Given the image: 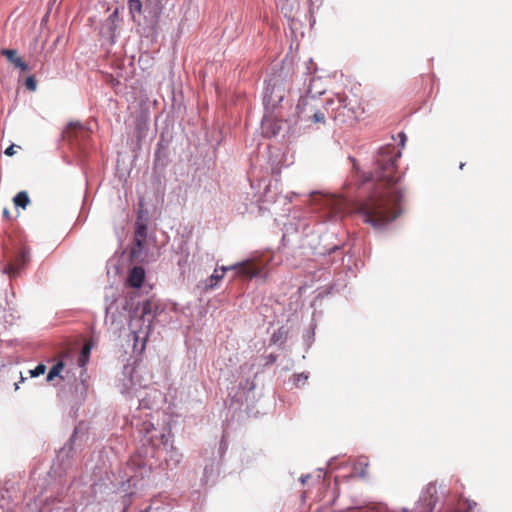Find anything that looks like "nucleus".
Returning <instances> with one entry per match:
<instances>
[{"label": "nucleus", "mask_w": 512, "mask_h": 512, "mask_svg": "<svg viewBox=\"0 0 512 512\" xmlns=\"http://www.w3.org/2000/svg\"><path fill=\"white\" fill-rule=\"evenodd\" d=\"M401 152L393 144L379 149L375 167L365 182L374 183L370 195L358 201L355 213L366 224L381 229L394 221L401 213L402 193L397 187V160Z\"/></svg>", "instance_id": "obj_1"}, {"label": "nucleus", "mask_w": 512, "mask_h": 512, "mask_svg": "<svg viewBox=\"0 0 512 512\" xmlns=\"http://www.w3.org/2000/svg\"><path fill=\"white\" fill-rule=\"evenodd\" d=\"M324 110L340 126L355 125L366 112L363 100L352 91L334 93L325 101Z\"/></svg>", "instance_id": "obj_2"}, {"label": "nucleus", "mask_w": 512, "mask_h": 512, "mask_svg": "<svg viewBox=\"0 0 512 512\" xmlns=\"http://www.w3.org/2000/svg\"><path fill=\"white\" fill-rule=\"evenodd\" d=\"M325 103L312 94L311 90L302 96L296 106L298 118L307 123H325Z\"/></svg>", "instance_id": "obj_3"}, {"label": "nucleus", "mask_w": 512, "mask_h": 512, "mask_svg": "<svg viewBox=\"0 0 512 512\" xmlns=\"http://www.w3.org/2000/svg\"><path fill=\"white\" fill-rule=\"evenodd\" d=\"M162 0H145L144 1V19L150 29L151 35L157 34L159 18L163 11Z\"/></svg>", "instance_id": "obj_4"}, {"label": "nucleus", "mask_w": 512, "mask_h": 512, "mask_svg": "<svg viewBox=\"0 0 512 512\" xmlns=\"http://www.w3.org/2000/svg\"><path fill=\"white\" fill-rule=\"evenodd\" d=\"M30 261V248L22 244L17 253L8 262L4 271L10 277H15Z\"/></svg>", "instance_id": "obj_5"}, {"label": "nucleus", "mask_w": 512, "mask_h": 512, "mask_svg": "<svg viewBox=\"0 0 512 512\" xmlns=\"http://www.w3.org/2000/svg\"><path fill=\"white\" fill-rule=\"evenodd\" d=\"M90 136V131L79 122H71L64 132V138L71 144L80 146Z\"/></svg>", "instance_id": "obj_6"}, {"label": "nucleus", "mask_w": 512, "mask_h": 512, "mask_svg": "<svg viewBox=\"0 0 512 512\" xmlns=\"http://www.w3.org/2000/svg\"><path fill=\"white\" fill-rule=\"evenodd\" d=\"M221 270L227 272L228 270H237L239 276L252 278L260 274L261 268L252 260H246L241 263H236L231 266H222Z\"/></svg>", "instance_id": "obj_7"}, {"label": "nucleus", "mask_w": 512, "mask_h": 512, "mask_svg": "<svg viewBox=\"0 0 512 512\" xmlns=\"http://www.w3.org/2000/svg\"><path fill=\"white\" fill-rule=\"evenodd\" d=\"M0 55L5 57L10 64L22 72H27L30 70L29 65L23 60L21 56L18 55L17 50L2 49L0 51Z\"/></svg>", "instance_id": "obj_8"}, {"label": "nucleus", "mask_w": 512, "mask_h": 512, "mask_svg": "<svg viewBox=\"0 0 512 512\" xmlns=\"http://www.w3.org/2000/svg\"><path fill=\"white\" fill-rule=\"evenodd\" d=\"M145 279V270L140 266L133 267L127 278V283L133 288H140Z\"/></svg>", "instance_id": "obj_9"}, {"label": "nucleus", "mask_w": 512, "mask_h": 512, "mask_svg": "<svg viewBox=\"0 0 512 512\" xmlns=\"http://www.w3.org/2000/svg\"><path fill=\"white\" fill-rule=\"evenodd\" d=\"M69 356H70L69 352H63L60 355V360L48 372V375H47L48 382L52 381L55 377H59V378L63 379V377L60 374L66 365L65 359L68 358Z\"/></svg>", "instance_id": "obj_10"}, {"label": "nucleus", "mask_w": 512, "mask_h": 512, "mask_svg": "<svg viewBox=\"0 0 512 512\" xmlns=\"http://www.w3.org/2000/svg\"><path fill=\"white\" fill-rule=\"evenodd\" d=\"M284 97V89L278 86L276 83L268 85L265 91V98H268L269 102L277 103L280 102Z\"/></svg>", "instance_id": "obj_11"}, {"label": "nucleus", "mask_w": 512, "mask_h": 512, "mask_svg": "<svg viewBox=\"0 0 512 512\" xmlns=\"http://www.w3.org/2000/svg\"><path fill=\"white\" fill-rule=\"evenodd\" d=\"M129 13L132 19L136 22L139 17L144 13V2L141 0H128Z\"/></svg>", "instance_id": "obj_12"}, {"label": "nucleus", "mask_w": 512, "mask_h": 512, "mask_svg": "<svg viewBox=\"0 0 512 512\" xmlns=\"http://www.w3.org/2000/svg\"><path fill=\"white\" fill-rule=\"evenodd\" d=\"M92 349V343L90 341L86 342L77 358V364L79 367H85L90 358V352Z\"/></svg>", "instance_id": "obj_13"}, {"label": "nucleus", "mask_w": 512, "mask_h": 512, "mask_svg": "<svg viewBox=\"0 0 512 512\" xmlns=\"http://www.w3.org/2000/svg\"><path fill=\"white\" fill-rule=\"evenodd\" d=\"M152 312H153V304L150 300H146L142 305V312L140 319L144 322H148V328H150V325L152 323Z\"/></svg>", "instance_id": "obj_14"}, {"label": "nucleus", "mask_w": 512, "mask_h": 512, "mask_svg": "<svg viewBox=\"0 0 512 512\" xmlns=\"http://www.w3.org/2000/svg\"><path fill=\"white\" fill-rule=\"evenodd\" d=\"M13 203L16 207H20L22 209H26V207L30 204V198L26 191H20L13 198Z\"/></svg>", "instance_id": "obj_15"}, {"label": "nucleus", "mask_w": 512, "mask_h": 512, "mask_svg": "<svg viewBox=\"0 0 512 512\" xmlns=\"http://www.w3.org/2000/svg\"><path fill=\"white\" fill-rule=\"evenodd\" d=\"M220 271L221 272H219V269L217 268L213 271L212 275L208 279L209 283L206 285V288H214L223 279L225 272H223L221 269Z\"/></svg>", "instance_id": "obj_16"}, {"label": "nucleus", "mask_w": 512, "mask_h": 512, "mask_svg": "<svg viewBox=\"0 0 512 512\" xmlns=\"http://www.w3.org/2000/svg\"><path fill=\"white\" fill-rule=\"evenodd\" d=\"M46 371V366L44 364H38L34 369L29 370L30 377H37L44 374Z\"/></svg>", "instance_id": "obj_17"}, {"label": "nucleus", "mask_w": 512, "mask_h": 512, "mask_svg": "<svg viewBox=\"0 0 512 512\" xmlns=\"http://www.w3.org/2000/svg\"><path fill=\"white\" fill-rule=\"evenodd\" d=\"M323 200L325 202V205L332 204V210L334 211V213H338L341 210V204L338 201L330 198H325Z\"/></svg>", "instance_id": "obj_18"}, {"label": "nucleus", "mask_w": 512, "mask_h": 512, "mask_svg": "<svg viewBox=\"0 0 512 512\" xmlns=\"http://www.w3.org/2000/svg\"><path fill=\"white\" fill-rule=\"evenodd\" d=\"M25 86L30 91H35L37 87V82L34 78V76H29L25 80Z\"/></svg>", "instance_id": "obj_19"}, {"label": "nucleus", "mask_w": 512, "mask_h": 512, "mask_svg": "<svg viewBox=\"0 0 512 512\" xmlns=\"http://www.w3.org/2000/svg\"><path fill=\"white\" fill-rule=\"evenodd\" d=\"M152 429H154V426L150 422H144L142 425V430H144L146 433H149Z\"/></svg>", "instance_id": "obj_20"}, {"label": "nucleus", "mask_w": 512, "mask_h": 512, "mask_svg": "<svg viewBox=\"0 0 512 512\" xmlns=\"http://www.w3.org/2000/svg\"><path fill=\"white\" fill-rule=\"evenodd\" d=\"M15 147V145H10L8 148H6L5 154L7 156H13L16 153Z\"/></svg>", "instance_id": "obj_21"}, {"label": "nucleus", "mask_w": 512, "mask_h": 512, "mask_svg": "<svg viewBox=\"0 0 512 512\" xmlns=\"http://www.w3.org/2000/svg\"><path fill=\"white\" fill-rule=\"evenodd\" d=\"M3 216H4V218H5V219H7V220H10V219H11L10 211H9L7 208H5V209L3 210Z\"/></svg>", "instance_id": "obj_22"}, {"label": "nucleus", "mask_w": 512, "mask_h": 512, "mask_svg": "<svg viewBox=\"0 0 512 512\" xmlns=\"http://www.w3.org/2000/svg\"><path fill=\"white\" fill-rule=\"evenodd\" d=\"M135 245H136L139 249H141V248H142V240H141V239H139V238H136V239H135Z\"/></svg>", "instance_id": "obj_23"}, {"label": "nucleus", "mask_w": 512, "mask_h": 512, "mask_svg": "<svg viewBox=\"0 0 512 512\" xmlns=\"http://www.w3.org/2000/svg\"><path fill=\"white\" fill-rule=\"evenodd\" d=\"M137 234H139V235H141V236H144V234H145V227H142L141 229H139V230L137 231Z\"/></svg>", "instance_id": "obj_24"}, {"label": "nucleus", "mask_w": 512, "mask_h": 512, "mask_svg": "<svg viewBox=\"0 0 512 512\" xmlns=\"http://www.w3.org/2000/svg\"><path fill=\"white\" fill-rule=\"evenodd\" d=\"M464 165H465L464 163H461L460 166H459L460 169H463Z\"/></svg>", "instance_id": "obj_25"}]
</instances>
